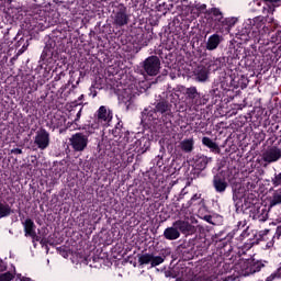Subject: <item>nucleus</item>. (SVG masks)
<instances>
[{
	"mask_svg": "<svg viewBox=\"0 0 281 281\" xmlns=\"http://www.w3.org/2000/svg\"><path fill=\"white\" fill-rule=\"evenodd\" d=\"M199 199H201V194H200V193H195V194L191 198L190 202L188 203V207H190V205H192L193 201H199Z\"/></svg>",
	"mask_w": 281,
	"mask_h": 281,
	"instance_id": "32",
	"label": "nucleus"
},
{
	"mask_svg": "<svg viewBox=\"0 0 281 281\" xmlns=\"http://www.w3.org/2000/svg\"><path fill=\"white\" fill-rule=\"evenodd\" d=\"M262 159L267 164H273L276 161H279V159H281V149L278 147H271V148L267 149L262 154Z\"/></svg>",
	"mask_w": 281,
	"mask_h": 281,
	"instance_id": "11",
	"label": "nucleus"
},
{
	"mask_svg": "<svg viewBox=\"0 0 281 281\" xmlns=\"http://www.w3.org/2000/svg\"><path fill=\"white\" fill-rule=\"evenodd\" d=\"M49 132H47V130L42 128L36 132L34 137V144L40 150H45L49 148Z\"/></svg>",
	"mask_w": 281,
	"mask_h": 281,
	"instance_id": "6",
	"label": "nucleus"
},
{
	"mask_svg": "<svg viewBox=\"0 0 281 281\" xmlns=\"http://www.w3.org/2000/svg\"><path fill=\"white\" fill-rule=\"evenodd\" d=\"M144 69L148 76H157L161 69V61L157 56H149L144 61Z\"/></svg>",
	"mask_w": 281,
	"mask_h": 281,
	"instance_id": "5",
	"label": "nucleus"
},
{
	"mask_svg": "<svg viewBox=\"0 0 281 281\" xmlns=\"http://www.w3.org/2000/svg\"><path fill=\"white\" fill-rule=\"evenodd\" d=\"M280 236H281V225L277 227V231H276V234H274L276 238H280Z\"/></svg>",
	"mask_w": 281,
	"mask_h": 281,
	"instance_id": "36",
	"label": "nucleus"
},
{
	"mask_svg": "<svg viewBox=\"0 0 281 281\" xmlns=\"http://www.w3.org/2000/svg\"><path fill=\"white\" fill-rule=\"evenodd\" d=\"M256 271H260L258 266L254 265L249 260H239L234 267V273L232 276L225 277L223 281H236L238 278H247V276H251L256 273Z\"/></svg>",
	"mask_w": 281,
	"mask_h": 281,
	"instance_id": "1",
	"label": "nucleus"
},
{
	"mask_svg": "<svg viewBox=\"0 0 281 281\" xmlns=\"http://www.w3.org/2000/svg\"><path fill=\"white\" fill-rule=\"evenodd\" d=\"M281 278V268H279L277 271H274L272 274H270L266 281H273V280H280Z\"/></svg>",
	"mask_w": 281,
	"mask_h": 281,
	"instance_id": "29",
	"label": "nucleus"
},
{
	"mask_svg": "<svg viewBox=\"0 0 281 281\" xmlns=\"http://www.w3.org/2000/svg\"><path fill=\"white\" fill-rule=\"evenodd\" d=\"M207 68L199 67L196 72V79L199 82H205V80H207Z\"/></svg>",
	"mask_w": 281,
	"mask_h": 281,
	"instance_id": "23",
	"label": "nucleus"
},
{
	"mask_svg": "<svg viewBox=\"0 0 281 281\" xmlns=\"http://www.w3.org/2000/svg\"><path fill=\"white\" fill-rule=\"evenodd\" d=\"M212 161V157H207L205 155H196L193 158V166L195 170H205L207 168V164Z\"/></svg>",
	"mask_w": 281,
	"mask_h": 281,
	"instance_id": "13",
	"label": "nucleus"
},
{
	"mask_svg": "<svg viewBox=\"0 0 281 281\" xmlns=\"http://www.w3.org/2000/svg\"><path fill=\"white\" fill-rule=\"evenodd\" d=\"M167 111H170V105L168 104V101H160L156 104L155 110H144L143 117L144 120L153 122V120H157V113H167Z\"/></svg>",
	"mask_w": 281,
	"mask_h": 281,
	"instance_id": "4",
	"label": "nucleus"
},
{
	"mask_svg": "<svg viewBox=\"0 0 281 281\" xmlns=\"http://www.w3.org/2000/svg\"><path fill=\"white\" fill-rule=\"evenodd\" d=\"M113 120V112L106 109V106L101 105L97 111V122L101 126H109V123Z\"/></svg>",
	"mask_w": 281,
	"mask_h": 281,
	"instance_id": "8",
	"label": "nucleus"
},
{
	"mask_svg": "<svg viewBox=\"0 0 281 281\" xmlns=\"http://www.w3.org/2000/svg\"><path fill=\"white\" fill-rule=\"evenodd\" d=\"M204 221H206V223H212V216L210 215L204 216Z\"/></svg>",
	"mask_w": 281,
	"mask_h": 281,
	"instance_id": "38",
	"label": "nucleus"
},
{
	"mask_svg": "<svg viewBox=\"0 0 281 281\" xmlns=\"http://www.w3.org/2000/svg\"><path fill=\"white\" fill-rule=\"evenodd\" d=\"M162 236L164 238H166V240H178V238H181V233L179 232V228H177L173 222L172 226L167 227L164 231Z\"/></svg>",
	"mask_w": 281,
	"mask_h": 281,
	"instance_id": "15",
	"label": "nucleus"
},
{
	"mask_svg": "<svg viewBox=\"0 0 281 281\" xmlns=\"http://www.w3.org/2000/svg\"><path fill=\"white\" fill-rule=\"evenodd\" d=\"M213 186L216 192H225L227 190V182L218 177L214 178Z\"/></svg>",
	"mask_w": 281,
	"mask_h": 281,
	"instance_id": "19",
	"label": "nucleus"
},
{
	"mask_svg": "<svg viewBox=\"0 0 281 281\" xmlns=\"http://www.w3.org/2000/svg\"><path fill=\"white\" fill-rule=\"evenodd\" d=\"M221 43H223V36L213 34L209 36L205 47L207 52H214V49H218V45H221Z\"/></svg>",
	"mask_w": 281,
	"mask_h": 281,
	"instance_id": "14",
	"label": "nucleus"
},
{
	"mask_svg": "<svg viewBox=\"0 0 281 281\" xmlns=\"http://www.w3.org/2000/svg\"><path fill=\"white\" fill-rule=\"evenodd\" d=\"M202 144L204 146H206L207 148H210L212 150V153H220V150H221L218 145L216 143H214V140H212V138H210V137H203Z\"/></svg>",
	"mask_w": 281,
	"mask_h": 281,
	"instance_id": "20",
	"label": "nucleus"
},
{
	"mask_svg": "<svg viewBox=\"0 0 281 281\" xmlns=\"http://www.w3.org/2000/svg\"><path fill=\"white\" fill-rule=\"evenodd\" d=\"M81 116H82V109H80V110L78 111L77 116H76V119L74 120L75 124H77V123L79 122V120H80Z\"/></svg>",
	"mask_w": 281,
	"mask_h": 281,
	"instance_id": "34",
	"label": "nucleus"
},
{
	"mask_svg": "<svg viewBox=\"0 0 281 281\" xmlns=\"http://www.w3.org/2000/svg\"><path fill=\"white\" fill-rule=\"evenodd\" d=\"M164 257L161 256H155L153 254H144L138 257V265L143 267L144 265H150V268L159 267V265H162Z\"/></svg>",
	"mask_w": 281,
	"mask_h": 281,
	"instance_id": "7",
	"label": "nucleus"
},
{
	"mask_svg": "<svg viewBox=\"0 0 281 281\" xmlns=\"http://www.w3.org/2000/svg\"><path fill=\"white\" fill-rule=\"evenodd\" d=\"M134 146L135 153H137L138 155H144V153H146L150 148V140L146 138H140L134 143Z\"/></svg>",
	"mask_w": 281,
	"mask_h": 281,
	"instance_id": "16",
	"label": "nucleus"
},
{
	"mask_svg": "<svg viewBox=\"0 0 281 281\" xmlns=\"http://www.w3.org/2000/svg\"><path fill=\"white\" fill-rule=\"evenodd\" d=\"M198 221L194 215H187L183 220H178L173 222V225L178 228V232L180 234H184L186 236H192L194 232H196V225Z\"/></svg>",
	"mask_w": 281,
	"mask_h": 281,
	"instance_id": "2",
	"label": "nucleus"
},
{
	"mask_svg": "<svg viewBox=\"0 0 281 281\" xmlns=\"http://www.w3.org/2000/svg\"><path fill=\"white\" fill-rule=\"evenodd\" d=\"M12 214V207L10 204L0 202V218H5V216H10Z\"/></svg>",
	"mask_w": 281,
	"mask_h": 281,
	"instance_id": "22",
	"label": "nucleus"
},
{
	"mask_svg": "<svg viewBox=\"0 0 281 281\" xmlns=\"http://www.w3.org/2000/svg\"><path fill=\"white\" fill-rule=\"evenodd\" d=\"M14 280V274L10 272H5L0 276V281H12Z\"/></svg>",
	"mask_w": 281,
	"mask_h": 281,
	"instance_id": "30",
	"label": "nucleus"
},
{
	"mask_svg": "<svg viewBox=\"0 0 281 281\" xmlns=\"http://www.w3.org/2000/svg\"><path fill=\"white\" fill-rule=\"evenodd\" d=\"M195 8H196V10H199L200 12H203V10H206L207 4H196Z\"/></svg>",
	"mask_w": 281,
	"mask_h": 281,
	"instance_id": "33",
	"label": "nucleus"
},
{
	"mask_svg": "<svg viewBox=\"0 0 281 281\" xmlns=\"http://www.w3.org/2000/svg\"><path fill=\"white\" fill-rule=\"evenodd\" d=\"M209 14H213L215 18V21H218V23L223 22V12L218 8H212L209 10Z\"/></svg>",
	"mask_w": 281,
	"mask_h": 281,
	"instance_id": "24",
	"label": "nucleus"
},
{
	"mask_svg": "<svg viewBox=\"0 0 281 281\" xmlns=\"http://www.w3.org/2000/svg\"><path fill=\"white\" fill-rule=\"evenodd\" d=\"M180 148L183 153H192L194 150V139L189 138L180 143Z\"/></svg>",
	"mask_w": 281,
	"mask_h": 281,
	"instance_id": "21",
	"label": "nucleus"
},
{
	"mask_svg": "<svg viewBox=\"0 0 281 281\" xmlns=\"http://www.w3.org/2000/svg\"><path fill=\"white\" fill-rule=\"evenodd\" d=\"M70 146L75 153H82L89 146V136L76 133L69 138Z\"/></svg>",
	"mask_w": 281,
	"mask_h": 281,
	"instance_id": "3",
	"label": "nucleus"
},
{
	"mask_svg": "<svg viewBox=\"0 0 281 281\" xmlns=\"http://www.w3.org/2000/svg\"><path fill=\"white\" fill-rule=\"evenodd\" d=\"M272 183L274 188H278V186H281V173H278L272 179Z\"/></svg>",
	"mask_w": 281,
	"mask_h": 281,
	"instance_id": "31",
	"label": "nucleus"
},
{
	"mask_svg": "<svg viewBox=\"0 0 281 281\" xmlns=\"http://www.w3.org/2000/svg\"><path fill=\"white\" fill-rule=\"evenodd\" d=\"M258 27H262V24L258 23L257 25L252 26L251 36H252V38H255V41H260V38H262L260 36V31H256V29H258Z\"/></svg>",
	"mask_w": 281,
	"mask_h": 281,
	"instance_id": "26",
	"label": "nucleus"
},
{
	"mask_svg": "<svg viewBox=\"0 0 281 281\" xmlns=\"http://www.w3.org/2000/svg\"><path fill=\"white\" fill-rule=\"evenodd\" d=\"M172 278H177L176 281H192L190 269L176 267L171 272Z\"/></svg>",
	"mask_w": 281,
	"mask_h": 281,
	"instance_id": "12",
	"label": "nucleus"
},
{
	"mask_svg": "<svg viewBox=\"0 0 281 281\" xmlns=\"http://www.w3.org/2000/svg\"><path fill=\"white\" fill-rule=\"evenodd\" d=\"M236 18H226L222 20V25H227L228 27H234L236 25Z\"/></svg>",
	"mask_w": 281,
	"mask_h": 281,
	"instance_id": "27",
	"label": "nucleus"
},
{
	"mask_svg": "<svg viewBox=\"0 0 281 281\" xmlns=\"http://www.w3.org/2000/svg\"><path fill=\"white\" fill-rule=\"evenodd\" d=\"M113 23L114 25H117V27H124V25H128V13H126L125 7H121L119 11L114 13Z\"/></svg>",
	"mask_w": 281,
	"mask_h": 281,
	"instance_id": "10",
	"label": "nucleus"
},
{
	"mask_svg": "<svg viewBox=\"0 0 281 281\" xmlns=\"http://www.w3.org/2000/svg\"><path fill=\"white\" fill-rule=\"evenodd\" d=\"M120 102L125 104V106H131V101L133 100V94L131 93V89H125L120 95H119Z\"/></svg>",
	"mask_w": 281,
	"mask_h": 281,
	"instance_id": "18",
	"label": "nucleus"
},
{
	"mask_svg": "<svg viewBox=\"0 0 281 281\" xmlns=\"http://www.w3.org/2000/svg\"><path fill=\"white\" fill-rule=\"evenodd\" d=\"M268 3H272V5H278L279 3H281V0H265Z\"/></svg>",
	"mask_w": 281,
	"mask_h": 281,
	"instance_id": "37",
	"label": "nucleus"
},
{
	"mask_svg": "<svg viewBox=\"0 0 281 281\" xmlns=\"http://www.w3.org/2000/svg\"><path fill=\"white\" fill-rule=\"evenodd\" d=\"M83 95L80 97V100H82Z\"/></svg>",
	"mask_w": 281,
	"mask_h": 281,
	"instance_id": "39",
	"label": "nucleus"
},
{
	"mask_svg": "<svg viewBox=\"0 0 281 281\" xmlns=\"http://www.w3.org/2000/svg\"><path fill=\"white\" fill-rule=\"evenodd\" d=\"M281 203V193L276 192L272 196V200L270 201L271 207L276 205H280Z\"/></svg>",
	"mask_w": 281,
	"mask_h": 281,
	"instance_id": "28",
	"label": "nucleus"
},
{
	"mask_svg": "<svg viewBox=\"0 0 281 281\" xmlns=\"http://www.w3.org/2000/svg\"><path fill=\"white\" fill-rule=\"evenodd\" d=\"M11 153H12L13 155H23V150L20 149V148L11 149Z\"/></svg>",
	"mask_w": 281,
	"mask_h": 281,
	"instance_id": "35",
	"label": "nucleus"
},
{
	"mask_svg": "<svg viewBox=\"0 0 281 281\" xmlns=\"http://www.w3.org/2000/svg\"><path fill=\"white\" fill-rule=\"evenodd\" d=\"M186 95H188L190 100H194V98L199 95V91H196V87L187 88Z\"/></svg>",
	"mask_w": 281,
	"mask_h": 281,
	"instance_id": "25",
	"label": "nucleus"
},
{
	"mask_svg": "<svg viewBox=\"0 0 281 281\" xmlns=\"http://www.w3.org/2000/svg\"><path fill=\"white\" fill-rule=\"evenodd\" d=\"M273 27L276 31L269 33L270 41L271 43L281 44V27L276 22H273Z\"/></svg>",
	"mask_w": 281,
	"mask_h": 281,
	"instance_id": "17",
	"label": "nucleus"
},
{
	"mask_svg": "<svg viewBox=\"0 0 281 281\" xmlns=\"http://www.w3.org/2000/svg\"><path fill=\"white\" fill-rule=\"evenodd\" d=\"M22 225L24 227V235L26 237L30 236V238H32L33 243L41 241V237L36 235V224H34V221H32L31 218H26L22 223Z\"/></svg>",
	"mask_w": 281,
	"mask_h": 281,
	"instance_id": "9",
	"label": "nucleus"
}]
</instances>
